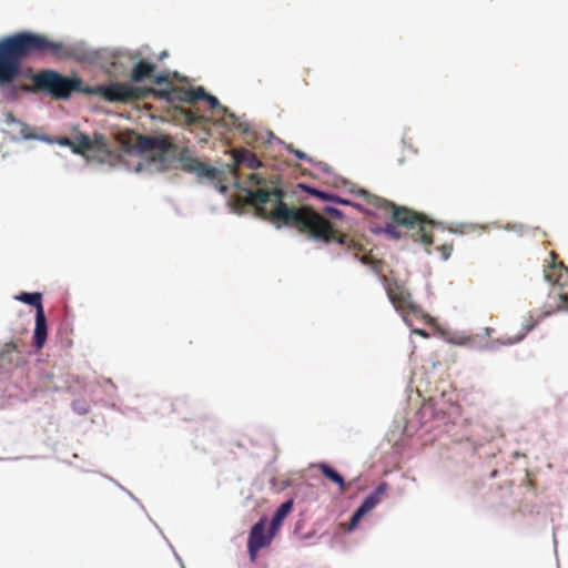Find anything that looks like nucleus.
Wrapping results in <instances>:
<instances>
[{"instance_id": "nucleus-11", "label": "nucleus", "mask_w": 568, "mask_h": 568, "mask_svg": "<svg viewBox=\"0 0 568 568\" xmlns=\"http://www.w3.org/2000/svg\"><path fill=\"white\" fill-rule=\"evenodd\" d=\"M551 312H545V313H538L532 314L529 313L527 317H525L523 324H521V331L520 333L516 334L513 337H507L506 339L501 341L503 345H513L524 339V337L532 331L540 321H542L546 316L550 315Z\"/></svg>"}, {"instance_id": "nucleus-8", "label": "nucleus", "mask_w": 568, "mask_h": 568, "mask_svg": "<svg viewBox=\"0 0 568 568\" xmlns=\"http://www.w3.org/2000/svg\"><path fill=\"white\" fill-rule=\"evenodd\" d=\"M275 536L276 532H272V529L268 528L266 531V518L264 517L252 526L247 539V551L251 562H255L258 551L268 547Z\"/></svg>"}, {"instance_id": "nucleus-28", "label": "nucleus", "mask_w": 568, "mask_h": 568, "mask_svg": "<svg viewBox=\"0 0 568 568\" xmlns=\"http://www.w3.org/2000/svg\"><path fill=\"white\" fill-rule=\"evenodd\" d=\"M325 212H326V214H328L331 217H334V219H342V216H343L342 211H339L335 207H332V206H327L325 209Z\"/></svg>"}, {"instance_id": "nucleus-35", "label": "nucleus", "mask_w": 568, "mask_h": 568, "mask_svg": "<svg viewBox=\"0 0 568 568\" xmlns=\"http://www.w3.org/2000/svg\"><path fill=\"white\" fill-rule=\"evenodd\" d=\"M418 334L424 335L425 333L423 331H417Z\"/></svg>"}, {"instance_id": "nucleus-17", "label": "nucleus", "mask_w": 568, "mask_h": 568, "mask_svg": "<svg viewBox=\"0 0 568 568\" xmlns=\"http://www.w3.org/2000/svg\"><path fill=\"white\" fill-rule=\"evenodd\" d=\"M316 467L321 470L323 476H325L327 479H329L331 481L338 485L341 491L346 490V484H345L344 478L335 469H333L331 466H328L325 463H320L316 465Z\"/></svg>"}, {"instance_id": "nucleus-26", "label": "nucleus", "mask_w": 568, "mask_h": 568, "mask_svg": "<svg viewBox=\"0 0 568 568\" xmlns=\"http://www.w3.org/2000/svg\"><path fill=\"white\" fill-rule=\"evenodd\" d=\"M192 90H193L194 102H196L199 100L206 99L207 92L202 87L192 88Z\"/></svg>"}, {"instance_id": "nucleus-7", "label": "nucleus", "mask_w": 568, "mask_h": 568, "mask_svg": "<svg viewBox=\"0 0 568 568\" xmlns=\"http://www.w3.org/2000/svg\"><path fill=\"white\" fill-rule=\"evenodd\" d=\"M180 168L186 173L195 174L199 179H207L211 181L220 180L222 171L202 162L197 158L192 155V152L187 148H183L178 156Z\"/></svg>"}, {"instance_id": "nucleus-33", "label": "nucleus", "mask_w": 568, "mask_h": 568, "mask_svg": "<svg viewBox=\"0 0 568 568\" xmlns=\"http://www.w3.org/2000/svg\"><path fill=\"white\" fill-rule=\"evenodd\" d=\"M334 202L339 203V204H344V205H351V201L344 200V199L338 197V196L334 197Z\"/></svg>"}, {"instance_id": "nucleus-20", "label": "nucleus", "mask_w": 568, "mask_h": 568, "mask_svg": "<svg viewBox=\"0 0 568 568\" xmlns=\"http://www.w3.org/2000/svg\"><path fill=\"white\" fill-rule=\"evenodd\" d=\"M18 301L23 302L26 304L32 305L36 307V312L39 311V307H43L42 305V294L41 293H21L16 297Z\"/></svg>"}, {"instance_id": "nucleus-9", "label": "nucleus", "mask_w": 568, "mask_h": 568, "mask_svg": "<svg viewBox=\"0 0 568 568\" xmlns=\"http://www.w3.org/2000/svg\"><path fill=\"white\" fill-rule=\"evenodd\" d=\"M387 489L386 483H381L375 490L369 494L361 504V506L356 509V511L353 514L349 523V529H353L357 526L359 520L365 516L367 513H369L372 509H374L383 499L385 493Z\"/></svg>"}, {"instance_id": "nucleus-27", "label": "nucleus", "mask_w": 568, "mask_h": 568, "mask_svg": "<svg viewBox=\"0 0 568 568\" xmlns=\"http://www.w3.org/2000/svg\"><path fill=\"white\" fill-rule=\"evenodd\" d=\"M312 193H313L315 196H317V197H320V199H322V200L333 201V202H334V197H335V196H334V195H331V194H328V193H326V192L318 191V190H312Z\"/></svg>"}, {"instance_id": "nucleus-15", "label": "nucleus", "mask_w": 568, "mask_h": 568, "mask_svg": "<svg viewBox=\"0 0 568 568\" xmlns=\"http://www.w3.org/2000/svg\"><path fill=\"white\" fill-rule=\"evenodd\" d=\"M156 65L154 63L142 60L138 62L132 69L130 79L135 83L142 82L143 80L150 78L154 73Z\"/></svg>"}, {"instance_id": "nucleus-14", "label": "nucleus", "mask_w": 568, "mask_h": 568, "mask_svg": "<svg viewBox=\"0 0 568 568\" xmlns=\"http://www.w3.org/2000/svg\"><path fill=\"white\" fill-rule=\"evenodd\" d=\"M233 160L236 165H243L251 170H256L262 166V161L256 154L244 148L233 150Z\"/></svg>"}, {"instance_id": "nucleus-18", "label": "nucleus", "mask_w": 568, "mask_h": 568, "mask_svg": "<svg viewBox=\"0 0 568 568\" xmlns=\"http://www.w3.org/2000/svg\"><path fill=\"white\" fill-rule=\"evenodd\" d=\"M92 145L90 142V136L84 133H79L73 138V146L72 151L77 154H85L91 152Z\"/></svg>"}, {"instance_id": "nucleus-19", "label": "nucleus", "mask_w": 568, "mask_h": 568, "mask_svg": "<svg viewBox=\"0 0 568 568\" xmlns=\"http://www.w3.org/2000/svg\"><path fill=\"white\" fill-rule=\"evenodd\" d=\"M90 142L92 145L91 152H98L103 153L105 155H110V149L103 134L94 133L92 138L90 136Z\"/></svg>"}, {"instance_id": "nucleus-25", "label": "nucleus", "mask_w": 568, "mask_h": 568, "mask_svg": "<svg viewBox=\"0 0 568 568\" xmlns=\"http://www.w3.org/2000/svg\"><path fill=\"white\" fill-rule=\"evenodd\" d=\"M437 250L440 252L443 260H448L453 252V245L452 244H443V245L438 246Z\"/></svg>"}, {"instance_id": "nucleus-12", "label": "nucleus", "mask_w": 568, "mask_h": 568, "mask_svg": "<svg viewBox=\"0 0 568 568\" xmlns=\"http://www.w3.org/2000/svg\"><path fill=\"white\" fill-rule=\"evenodd\" d=\"M544 277L547 282L554 285L564 286L568 280V268L562 262H551L544 270Z\"/></svg>"}, {"instance_id": "nucleus-30", "label": "nucleus", "mask_w": 568, "mask_h": 568, "mask_svg": "<svg viewBox=\"0 0 568 568\" xmlns=\"http://www.w3.org/2000/svg\"><path fill=\"white\" fill-rule=\"evenodd\" d=\"M58 143L62 146H68L72 150L73 146V139H69L67 136H62L58 140Z\"/></svg>"}, {"instance_id": "nucleus-34", "label": "nucleus", "mask_w": 568, "mask_h": 568, "mask_svg": "<svg viewBox=\"0 0 568 568\" xmlns=\"http://www.w3.org/2000/svg\"><path fill=\"white\" fill-rule=\"evenodd\" d=\"M219 190H220L221 193H224L226 191V186L225 185H221Z\"/></svg>"}, {"instance_id": "nucleus-13", "label": "nucleus", "mask_w": 568, "mask_h": 568, "mask_svg": "<svg viewBox=\"0 0 568 568\" xmlns=\"http://www.w3.org/2000/svg\"><path fill=\"white\" fill-rule=\"evenodd\" d=\"M47 318L44 314V308L39 307V311L36 312V327L33 333V345L37 349H41L47 341Z\"/></svg>"}, {"instance_id": "nucleus-16", "label": "nucleus", "mask_w": 568, "mask_h": 568, "mask_svg": "<svg viewBox=\"0 0 568 568\" xmlns=\"http://www.w3.org/2000/svg\"><path fill=\"white\" fill-rule=\"evenodd\" d=\"M293 505H294L293 499H288L287 501L283 503L277 508V510L275 511V514L271 520V525H270V529H272V532H276V534L278 532L283 520L292 511Z\"/></svg>"}, {"instance_id": "nucleus-10", "label": "nucleus", "mask_w": 568, "mask_h": 568, "mask_svg": "<svg viewBox=\"0 0 568 568\" xmlns=\"http://www.w3.org/2000/svg\"><path fill=\"white\" fill-rule=\"evenodd\" d=\"M205 101L209 103L211 109H217L219 112L224 116L223 122L226 126L234 128L241 133H247L250 131L248 123L240 122L235 114L223 106L215 97L207 93Z\"/></svg>"}, {"instance_id": "nucleus-32", "label": "nucleus", "mask_w": 568, "mask_h": 568, "mask_svg": "<svg viewBox=\"0 0 568 568\" xmlns=\"http://www.w3.org/2000/svg\"><path fill=\"white\" fill-rule=\"evenodd\" d=\"M153 82L156 84H163L169 82V78L166 74H159L154 77Z\"/></svg>"}, {"instance_id": "nucleus-31", "label": "nucleus", "mask_w": 568, "mask_h": 568, "mask_svg": "<svg viewBox=\"0 0 568 568\" xmlns=\"http://www.w3.org/2000/svg\"><path fill=\"white\" fill-rule=\"evenodd\" d=\"M561 303L558 305L559 310L568 311V294H560Z\"/></svg>"}, {"instance_id": "nucleus-24", "label": "nucleus", "mask_w": 568, "mask_h": 568, "mask_svg": "<svg viewBox=\"0 0 568 568\" xmlns=\"http://www.w3.org/2000/svg\"><path fill=\"white\" fill-rule=\"evenodd\" d=\"M186 121L189 124L196 125V124H204L209 121V119L202 114L194 113L192 111H189L186 113Z\"/></svg>"}, {"instance_id": "nucleus-23", "label": "nucleus", "mask_w": 568, "mask_h": 568, "mask_svg": "<svg viewBox=\"0 0 568 568\" xmlns=\"http://www.w3.org/2000/svg\"><path fill=\"white\" fill-rule=\"evenodd\" d=\"M17 344L14 342H9L4 345L3 351L0 353V369L4 368V363H10V354L17 351Z\"/></svg>"}, {"instance_id": "nucleus-22", "label": "nucleus", "mask_w": 568, "mask_h": 568, "mask_svg": "<svg viewBox=\"0 0 568 568\" xmlns=\"http://www.w3.org/2000/svg\"><path fill=\"white\" fill-rule=\"evenodd\" d=\"M361 262L363 264H366V265H369L371 268L376 273V274H379L381 277L383 276L382 272H383V266H384V263L379 260H374L372 256L369 255H364L361 257Z\"/></svg>"}, {"instance_id": "nucleus-21", "label": "nucleus", "mask_w": 568, "mask_h": 568, "mask_svg": "<svg viewBox=\"0 0 568 568\" xmlns=\"http://www.w3.org/2000/svg\"><path fill=\"white\" fill-rule=\"evenodd\" d=\"M174 98H175V101L186 102V103H194L192 88L184 89V88H181V87H176V95H174Z\"/></svg>"}, {"instance_id": "nucleus-3", "label": "nucleus", "mask_w": 568, "mask_h": 568, "mask_svg": "<svg viewBox=\"0 0 568 568\" xmlns=\"http://www.w3.org/2000/svg\"><path fill=\"white\" fill-rule=\"evenodd\" d=\"M69 58L71 50L61 41L41 33L22 31L0 39V88H9L19 77L22 60L31 57Z\"/></svg>"}, {"instance_id": "nucleus-6", "label": "nucleus", "mask_w": 568, "mask_h": 568, "mask_svg": "<svg viewBox=\"0 0 568 568\" xmlns=\"http://www.w3.org/2000/svg\"><path fill=\"white\" fill-rule=\"evenodd\" d=\"M381 281L389 301L397 311L413 314L415 316L423 315L422 308L413 303L412 295L404 284L399 283L397 280L389 278L386 275H383Z\"/></svg>"}, {"instance_id": "nucleus-2", "label": "nucleus", "mask_w": 568, "mask_h": 568, "mask_svg": "<svg viewBox=\"0 0 568 568\" xmlns=\"http://www.w3.org/2000/svg\"><path fill=\"white\" fill-rule=\"evenodd\" d=\"M32 85H24L28 92H43L57 100H67L73 92L95 94L108 102L128 103L144 100L150 95L175 102L176 87L158 90L153 88H140L129 83L112 82L108 85L84 87L80 78H69L58 71L45 69L30 77Z\"/></svg>"}, {"instance_id": "nucleus-1", "label": "nucleus", "mask_w": 568, "mask_h": 568, "mask_svg": "<svg viewBox=\"0 0 568 568\" xmlns=\"http://www.w3.org/2000/svg\"><path fill=\"white\" fill-rule=\"evenodd\" d=\"M250 187L245 192V203L255 209L256 215L272 222L276 226L295 227L308 237L324 242L338 243L345 252L358 257L363 245L347 234L337 231L331 222L310 206H290L285 203L286 192L281 186L278 175L270 178L261 173L247 176Z\"/></svg>"}, {"instance_id": "nucleus-5", "label": "nucleus", "mask_w": 568, "mask_h": 568, "mask_svg": "<svg viewBox=\"0 0 568 568\" xmlns=\"http://www.w3.org/2000/svg\"><path fill=\"white\" fill-rule=\"evenodd\" d=\"M121 150L125 154H135L140 158L135 165L136 172H163L169 169L166 153L175 149L166 140H159L135 133H129L120 139Z\"/></svg>"}, {"instance_id": "nucleus-4", "label": "nucleus", "mask_w": 568, "mask_h": 568, "mask_svg": "<svg viewBox=\"0 0 568 568\" xmlns=\"http://www.w3.org/2000/svg\"><path fill=\"white\" fill-rule=\"evenodd\" d=\"M362 194L365 197L366 204L369 206V209H367L368 214H373L378 217H390L392 221L385 226L386 234L394 239H399L400 233L398 232L397 226H404L407 230L413 231L416 240L424 245L433 244L434 240L428 227L435 225L434 221L414 210L396 205L393 202L368 194L365 191H363Z\"/></svg>"}, {"instance_id": "nucleus-29", "label": "nucleus", "mask_w": 568, "mask_h": 568, "mask_svg": "<svg viewBox=\"0 0 568 568\" xmlns=\"http://www.w3.org/2000/svg\"><path fill=\"white\" fill-rule=\"evenodd\" d=\"M286 149H287L291 153H293V154H294L297 159H300V160H306V159H307V155H306L304 152H302V151H300V150H295V149L293 148V145H292V144L287 145V148H286Z\"/></svg>"}]
</instances>
